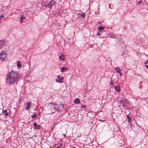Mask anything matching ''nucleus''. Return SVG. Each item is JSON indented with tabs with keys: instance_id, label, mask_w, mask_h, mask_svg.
<instances>
[{
	"instance_id": "1",
	"label": "nucleus",
	"mask_w": 148,
	"mask_h": 148,
	"mask_svg": "<svg viewBox=\"0 0 148 148\" xmlns=\"http://www.w3.org/2000/svg\"><path fill=\"white\" fill-rule=\"evenodd\" d=\"M20 77L19 74L14 71H11L8 75H7V79L8 80L9 84H13L14 83H17L18 79Z\"/></svg>"
},
{
	"instance_id": "2",
	"label": "nucleus",
	"mask_w": 148,
	"mask_h": 148,
	"mask_svg": "<svg viewBox=\"0 0 148 148\" xmlns=\"http://www.w3.org/2000/svg\"><path fill=\"white\" fill-rule=\"evenodd\" d=\"M56 3V2L53 0H51L50 1L48 4L44 5L43 6H45V8L48 7L51 8Z\"/></svg>"
},
{
	"instance_id": "3",
	"label": "nucleus",
	"mask_w": 148,
	"mask_h": 148,
	"mask_svg": "<svg viewBox=\"0 0 148 148\" xmlns=\"http://www.w3.org/2000/svg\"><path fill=\"white\" fill-rule=\"evenodd\" d=\"M6 56V53L5 52L2 51L0 53V60H1V61L4 60Z\"/></svg>"
},
{
	"instance_id": "4",
	"label": "nucleus",
	"mask_w": 148,
	"mask_h": 148,
	"mask_svg": "<svg viewBox=\"0 0 148 148\" xmlns=\"http://www.w3.org/2000/svg\"><path fill=\"white\" fill-rule=\"evenodd\" d=\"M120 104L123 103V106H127L129 102L125 99H123L119 101Z\"/></svg>"
},
{
	"instance_id": "5",
	"label": "nucleus",
	"mask_w": 148,
	"mask_h": 148,
	"mask_svg": "<svg viewBox=\"0 0 148 148\" xmlns=\"http://www.w3.org/2000/svg\"><path fill=\"white\" fill-rule=\"evenodd\" d=\"M51 107H52L51 109H52L53 108L55 111H58L60 110L59 109V106L56 103H53L51 106Z\"/></svg>"
},
{
	"instance_id": "6",
	"label": "nucleus",
	"mask_w": 148,
	"mask_h": 148,
	"mask_svg": "<svg viewBox=\"0 0 148 148\" xmlns=\"http://www.w3.org/2000/svg\"><path fill=\"white\" fill-rule=\"evenodd\" d=\"M25 109L27 110H28L31 106V104L30 102H27L25 104Z\"/></svg>"
},
{
	"instance_id": "7",
	"label": "nucleus",
	"mask_w": 148,
	"mask_h": 148,
	"mask_svg": "<svg viewBox=\"0 0 148 148\" xmlns=\"http://www.w3.org/2000/svg\"><path fill=\"white\" fill-rule=\"evenodd\" d=\"M33 125L37 129H40L41 128V126L39 125H38L36 122H35L34 123Z\"/></svg>"
},
{
	"instance_id": "8",
	"label": "nucleus",
	"mask_w": 148,
	"mask_h": 148,
	"mask_svg": "<svg viewBox=\"0 0 148 148\" xmlns=\"http://www.w3.org/2000/svg\"><path fill=\"white\" fill-rule=\"evenodd\" d=\"M104 27L102 26L98 27V29L101 32H103L104 31Z\"/></svg>"
},
{
	"instance_id": "9",
	"label": "nucleus",
	"mask_w": 148,
	"mask_h": 148,
	"mask_svg": "<svg viewBox=\"0 0 148 148\" xmlns=\"http://www.w3.org/2000/svg\"><path fill=\"white\" fill-rule=\"evenodd\" d=\"M114 88L118 92H120L121 89L120 86H115L114 87Z\"/></svg>"
},
{
	"instance_id": "10",
	"label": "nucleus",
	"mask_w": 148,
	"mask_h": 148,
	"mask_svg": "<svg viewBox=\"0 0 148 148\" xmlns=\"http://www.w3.org/2000/svg\"><path fill=\"white\" fill-rule=\"evenodd\" d=\"M80 100L78 98H76L74 100V102L76 103H79L80 102Z\"/></svg>"
},
{
	"instance_id": "11",
	"label": "nucleus",
	"mask_w": 148,
	"mask_h": 148,
	"mask_svg": "<svg viewBox=\"0 0 148 148\" xmlns=\"http://www.w3.org/2000/svg\"><path fill=\"white\" fill-rule=\"evenodd\" d=\"M68 69V68H65L64 66H62L61 68V71L62 72H64L65 70H67Z\"/></svg>"
},
{
	"instance_id": "12",
	"label": "nucleus",
	"mask_w": 148,
	"mask_h": 148,
	"mask_svg": "<svg viewBox=\"0 0 148 148\" xmlns=\"http://www.w3.org/2000/svg\"><path fill=\"white\" fill-rule=\"evenodd\" d=\"M114 69L116 71L117 73H119L120 71H121V70L120 69V68L119 67H115Z\"/></svg>"
},
{
	"instance_id": "13",
	"label": "nucleus",
	"mask_w": 148,
	"mask_h": 148,
	"mask_svg": "<svg viewBox=\"0 0 148 148\" xmlns=\"http://www.w3.org/2000/svg\"><path fill=\"white\" fill-rule=\"evenodd\" d=\"M127 119H128V122L129 121L130 122L131 121V118H130V116L127 115Z\"/></svg>"
},
{
	"instance_id": "14",
	"label": "nucleus",
	"mask_w": 148,
	"mask_h": 148,
	"mask_svg": "<svg viewBox=\"0 0 148 148\" xmlns=\"http://www.w3.org/2000/svg\"><path fill=\"white\" fill-rule=\"evenodd\" d=\"M20 61H18L17 62V67L18 68L21 67V65L20 64Z\"/></svg>"
},
{
	"instance_id": "15",
	"label": "nucleus",
	"mask_w": 148,
	"mask_h": 148,
	"mask_svg": "<svg viewBox=\"0 0 148 148\" xmlns=\"http://www.w3.org/2000/svg\"><path fill=\"white\" fill-rule=\"evenodd\" d=\"M5 42V41H4L3 40H0V46H2L3 45Z\"/></svg>"
},
{
	"instance_id": "16",
	"label": "nucleus",
	"mask_w": 148,
	"mask_h": 148,
	"mask_svg": "<svg viewBox=\"0 0 148 148\" xmlns=\"http://www.w3.org/2000/svg\"><path fill=\"white\" fill-rule=\"evenodd\" d=\"M80 16L83 18H84L85 16V14L84 13L80 14Z\"/></svg>"
},
{
	"instance_id": "17",
	"label": "nucleus",
	"mask_w": 148,
	"mask_h": 148,
	"mask_svg": "<svg viewBox=\"0 0 148 148\" xmlns=\"http://www.w3.org/2000/svg\"><path fill=\"white\" fill-rule=\"evenodd\" d=\"M56 82H60V83H61L62 82V79H57Z\"/></svg>"
},
{
	"instance_id": "18",
	"label": "nucleus",
	"mask_w": 148,
	"mask_h": 148,
	"mask_svg": "<svg viewBox=\"0 0 148 148\" xmlns=\"http://www.w3.org/2000/svg\"><path fill=\"white\" fill-rule=\"evenodd\" d=\"M116 36L114 35H111L110 36V37L111 38H116Z\"/></svg>"
},
{
	"instance_id": "19",
	"label": "nucleus",
	"mask_w": 148,
	"mask_h": 148,
	"mask_svg": "<svg viewBox=\"0 0 148 148\" xmlns=\"http://www.w3.org/2000/svg\"><path fill=\"white\" fill-rule=\"evenodd\" d=\"M7 112V110H6V109L4 110V109H3V113H5L6 112Z\"/></svg>"
},
{
	"instance_id": "20",
	"label": "nucleus",
	"mask_w": 148,
	"mask_h": 148,
	"mask_svg": "<svg viewBox=\"0 0 148 148\" xmlns=\"http://www.w3.org/2000/svg\"><path fill=\"white\" fill-rule=\"evenodd\" d=\"M25 18V17L23 16V15H22L21 16V18L20 19H24Z\"/></svg>"
},
{
	"instance_id": "21",
	"label": "nucleus",
	"mask_w": 148,
	"mask_h": 148,
	"mask_svg": "<svg viewBox=\"0 0 148 148\" xmlns=\"http://www.w3.org/2000/svg\"><path fill=\"white\" fill-rule=\"evenodd\" d=\"M59 58L60 59L62 60H64L65 59L64 58H62V56H60Z\"/></svg>"
},
{
	"instance_id": "22",
	"label": "nucleus",
	"mask_w": 148,
	"mask_h": 148,
	"mask_svg": "<svg viewBox=\"0 0 148 148\" xmlns=\"http://www.w3.org/2000/svg\"><path fill=\"white\" fill-rule=\"evenodd\" d=\"M82 108H85L87 107V106H85V105H82Z\"/></svg>"
},
{
	"instance_id": "23",
	"label": "nucleus",
	"mask_w": 148,
	"mask_h": 148,
	"mask_svg": "<svg viewBox=\"0 0 148 148\" xmlns=\"http://www.w3.org/2000/svg\"><path fill=\"white\" fill-rule=\"evenodd\" d=\"M36 114H34L32 117V118H35L36 117Z\"/></svg>"
},
{
	"instance_id": "24",
	"label": "nucleus",
	"mask_w": 148,
	"mask_h": 148,
	"mask_svg": "<svg viewBox=\"0 0 148 148\" xmlns=\"http://www.w3.org/2000/svg\"><path fill=\"white\" fill-rule=\"evenodd\" d=\"M8 115V112H6L5 113V116H7Z\"/></svg>"
},
{
	"instance_id": "25",
	"label": "nucleus",
	"mask_w": 148,
	"mask_h": 148,
	"mask_svg": "<svg viewBox=\"0 0 148 148\" xmlns=\"http://www.w3.org/2000/svg\"><path fill=\"white\" fill-rule=\"evenodd\" d=\"M97 35L99 36H100L101 35V34L99 32H97Z\"/></svg>"
},
{
	"instance_id": "26",
	"label": "nucleus",
	"mask_w": 148,
	"mask_h": 148,
	"mask_svg": "<svg viewBox=\"0 0 148 148\" xmlns=\"http://www.w3.org/2000/svg\"><path fill=\"white\" fill-rule=\"evenodd\" d=\"M147 63H148V60L146 61L144 63L145 64H146Z\"/></svg>"
},
{
	"instance_id": "27",
	"label": "nucleus",
	"mask_w": 148,
	"mask_h": 148,
	"mask_svg": "<svg viewBox=\"0 0 148 148\" xmlns=\"http://www.w3.org/2000/svg\"><path fill=\"white\" fill-rule=\"evenodd\" d=\"M145 66L147 69L148 68V65H145Z\"/></svg>"
},
{
	"instance_id": "28",
	"label": "nucleus",
	"mask_w": 148,
	"mask_h": 148,
	"mask_svg": "<svg viewBox=\"0 0 148 148\" xmlns=\"http://www.w3.org/2000/svg\"><path fill=\"white\" fill-rule=\"evenodd\" d=\"M142 2V1H139L138 2V4H140V3H141Z\"/></svg>"
},
{
	"instance_id": "29",
	"label": "nucleus",
	"mask_w": 148,
	"mask_h": 148,
	"mask_svg": "<svg viewBox=\"0 0 148 148\" xmlns=\"http://www.w3.org/2000/svg\"><path fill=\"white\" fill-rule=\"evenodd\" d=\"M113 82L112 81H111L110 82V84H111V85L113 84Z\"/></svg>"
},
{
	"instance_id": "30",
	"label": "nucleus",
	"mask_w": 148,
	"mask_h": 148,
	"mask_svg": "<svg viewBox=\"0 0 148 148\" xmlns=\"http://www.w3.org/2000/svg\"><path fill=\"white\" fill-rule=\"evenodd\" d=\"M3 17V16L2 15L0 16V19Z\"/></svg>"
},
{
	"instance_id": "31",
	"label": "nucleus",
	"mask_w": 148,
	"mask_h": 148,
	"mask_svg": "<svg viewBox=\"0 0 148 148\" xmlns=\"http://www.w3.org/2000/svg\"><path fill=\"white\" fill-rule=\"evenodd\" d=\"M21 19V20L20 21V22H21V23H22V22H23V19Z\"/></svg>"
},
{
	"instance_id": "32",
	"label": "nucleus",
	"mask_w": 148,
	"mask_h": 148,
	"mask_svg": "<svg viewBox=\"0 0 148 148\" xmlns=\"http://www.w3.org/2000/svg\"><path fill=\"white\" fill-rule=\"evenodd\" d=\"M62 15L61 14V16L63 17H64V14H63V13H62Z\"/></svg>"
},
{
	"instance_id": "33",
	"label": "nucleus",
	"mask_w": 148,
	"mask_h": 148,
	"mask_svg": "<svg viewBox=\"0 0 148 148\" xmlns=\"http://www.w3.org/2000/svg\"><path fill=\"white\" fill-rule=\"evenodd\" d=\"M62 15L61 14V16L63 17H64V14H63V13H62Z\"/></svg>"
},
{
	"instance_id": "34",
	"label": "nucleus",
	"mask_w": 148,
	"mask_h": 148,
	"mask_svg": "<svg viewBox=\"0 0 148 148\" xmlns=\"http://www.w3.org/2000/svg\"><path fill=\"white\" fill-rule=\"evenodd\" d=\"M119 75H120V76H121V75H122V73H119Z\"/></svg>"
},
{
	"instance_id": "35",
	"label": "nucleus",
	"mask_w": 148,
	"mask_h": 148,
	"mask_svg": "<svg viewBox=\"0 0 148 148\" xmlns=\"http://www.w3.org/2000/svg\"><path fill=\"white\" fill-rule=\"evenodd\" d=\"M58 77L59 79H60V75H58Z\"/></svg>"
},
{
	"instance_id": "36",
	"label": "nucleus",
	"mask_w": 148,
	"mask_h": 148,
	"mask_svg": "<svg viewBox=\"0 0 148 148\" xmlns=\"http://www.w3.org/2000/svg\"><path fill=\"white\" fill-rule=\"evenodd\" d=\"M64 79V78L63 77H62L60 79H62V80Z\"/></svg>"
},
{
	"instance_id": "37",
	"label": "nucleus",
	"mask_w": 148,
	"mask_h": 148,
	"mask_svg": "<svg viewBox=\"0 0 148 148\" xmlns=\"http://www.w3.org/2000/svg\"><path fill=\"white\" fill-rule=\"evenodd\" d=\"M57 148H60V147L59 146H58L57 147Z\"/></svg>"
},
{
	"instance_id": "38",
	"label": "nucleus",
	"mask_w": 148,
	"mask_h": 148,
	"mask_svg": "<svg viewBox=\"0 0 148 148\" xmlns=\"http://www.w3.org/2000/svg\"><path fill=\"white\" fill-rule=\"evenodd\" d=\"M62 106V108H63V107H64V106Z\"/></svg>"
},
{
	"instance_id": "39",
	"label": "nucleus",
	"mask_w": 148,
	"mask_h": 148,
	"mask_svg": "<svg viewBox=\"0 0 148 148\" xmlns=\"http://www.w3.org/2000/svg\"><path fill=\"white\" fill-rule=\"evenodd\" d=\"M1 23V22L0 21V23Z\"/></svg>"
},
{
	"instance_id": "40",
	"label": "nucleus",
	"mask_w": 148,
	"mask_h": 148,
	"mask_svg": "<svg viewBox=\"0 0 148 148\" xmlns=\"http://www.w3.org/2000/svg\"><path fill=\"white\" fill-rule=\"evenodd\" d=\"M64 148V147H62V148Z\"/></svg>"
}]
</instances>
